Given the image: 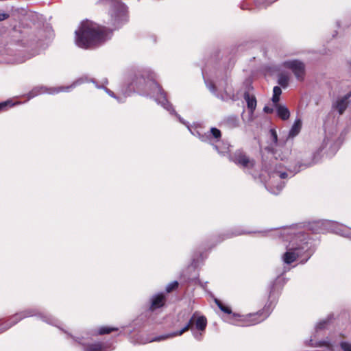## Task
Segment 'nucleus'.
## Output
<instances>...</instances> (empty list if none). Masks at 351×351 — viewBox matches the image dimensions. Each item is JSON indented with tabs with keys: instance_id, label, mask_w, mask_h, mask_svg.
I'll use <instances>...</instances> for the list:
<instances>
[{
	"instance_id": "1",
	"label": "nucleus",
	"mask_w": 351,
	"mask_h": 351,
	"mask_svg": "<svg viewBox=\"0 0 351 351\" xmlns=\"http://www.w3.org/2000/svg\"><path fill=\"white\" fill-rule=\"evenodd\" d=\"M271 141L276 144L273 154L274 161L267 169L269 180L265 186L267 191L274 195H278L282 190L285 185V180L293 177L300 171L311 167L317 162V155L326 148L329 145L328 154L333 155L339 148L342 141L338 139L334 141L333 139L326 136L322 143L317 153L313 156L308 153L300 152L297 154H291L292 141L286 139L278 142L277 132L275 130H270Z\"/></svg>"
},
{
	"instance_id": "2",
	"label": "nucleus",
	"mask_w": 351,
	"mask_h": 351,
	"mask_svg": "<svg viewBox=\"0 0 351 351\" xmlns=\"http://www.w3.org/2000/svg\"><path fill=\"white\" fill-rule=\"evenodd\" d=\"M110 23L113 28L105 27L86 21L81 23L75 31V43L83 49L96 47L110 39L112 31L119 29L128 21V8L122 3H114L110 9Z\"/></svg>"
},
{
	"instance_id": "3",
	"label": "nucleus",
	"mask_w": 351,
	"mask_h": 351,
	"mask_svg": "<svg viewBox=\"0 0 351 351\" xmlns=\"http://www.w3.org/2000/svg\"><path fill=\"white\" fill-rule=\"evenodd\" d=\"M280 237L289 241L287 251L282 256L285 263L289 265L298 258H302L300 263H305L315 252V247L311 238L304 231L295 226L285 228L280 230Z\"/></svg>"
},
{
	"instance_id": "4",
	"label": "nucleus",
	"mask_w": 351,
	"mask_h": 351,
	"mask_svg": "<svg viewBox=\"0 0 351 351\" xmlns=\"http://www.w3.org/2000/svg\"><path fill=\"white\" fill-rule=\"evenodd\" d=\"M157 75L150 69L137 71L129 84V88L138 94L153 98L165 110H172L165 92L156 82Z\"/></svg>"
},
{
	"instance_id": "5",
	"label": "nucleus",
	"mask_w": 351,
	"mask_h": 351,
	"mask_svg": "<svg viewBox=\"0 0 351 351\" xmlns=\"http://www.w3.org/2000/svg\"><path fill=\"white\" fill-rule=\"evenodd\" d=\"M31 317H37L48 324L59 327L58 320L51 315L43 312L38 308L31 307L15 313L10 317L6 321L3 322L0 320V333L7 330L23 319Z\"/></svg>"
},
{
	"instance_id": "6",
	"label": "nucleus",
	"mask_w": 351,
	"mask_h": 351,
	"mask_svg": "<svg viewBox=\"0 0 351 351\" xmlns=\"http://www.w3.org/2000/svg\"><path fill=\"white\" fill-rule=\"evenodd\" d=\"M275 286L276 282L271 285L268 302L263 309L255 313L250 314L244 320L245 324L241 326H248L257 324L265 320L270 315L277 303L280 295V291L276 289Z\"/></svg>"
},
{
	"instance_id": "7",
	"label": "nucleus",
	"mask_w": 351,
	"mask_h": 351,
	"mask_svg": "<svg viewBox=\"0 0 351 351\" xmlns=\"http://www.w3.org/2000/svg\"><path fill=\"white\" fill-rule=\"evenodd\" d=\"M309 230L315 234H324L330 231L351 240V229L332 221L319 220L313 221L309 224Z\"/></svg>"
},
{
	"instance_id": "8",
	"label": "nucleus",
	"mask_w": 351,
	"mask_h": 351,
	"mask_svg": "<svg viewBox=\"0 0 351 351\" xmlns=\"http://www.w3.org/2000/svg\"><path fill=\"white\" fill-rule=\"evenodd\" d=\"M88 82V78L86 76H82L77 80H75L71 85L69 86H59L58 88H47L46 86H40L34 87L29 93H28V98L32 99L38 95L43 93H49V94H57L60 92H70L72 89L75 88L77 86L84 84V82Z\"/></svg>"
},
{
	"instance_id": "9",
	"label": "nucleus",
	"mask_w": 351,
	"mask_h": 351,
	"mask_svg": "<svg viewBox=\"0 0 351 351\" xmlns=\"http://www.w3.org/2000/svg\"><path fill=\"white\" fill-rule=\"evenodd\" d=\"M69 335L77 343L82 346L83 351H111L114 348L110 344H105L101 342L93 343H86L82 340L84 337H76L69 334Z\"/></svg>"
},
{
	"instance_id": "10",
	"label": "nucleus",
	"mask_w": 351,
	"mask_h": 351,
	"mask_svg": "<svg viewBox=\"0 0 351 351\" xmlns=\"http://www.w3.org/2000/svg\"><path fill=\"white\" fill-rule=\"evenodd\" d=\"M283 66L290 69L298 81H303L305 75V65L298 60H287L283 62Z\"/></svg>"
},
{
	"instance_id": "11",
	"label": "nucleus",
	"mask_w": 351,
	"mask_h": 351,
	"mask_svg": "<svg viewBox=\"0 0 351 351\" xmlns=\"http://www.w3.org/2000/svg\"><path fill=\"white\" fill-rule=\"evenodd\" d=\"M230 160L235 164L245 168L252 167L254 165V160H250L245 154L239 149L230 156Z\"/></svg>"
},
{
	"instance_id": "12",
	"label": "nucleus",
	"mask_w": 351,
	"mask_h": 351,
	"mask_svg": "<svg viewBox=\"0 0 351 351\" xmlns=\"http://www.w3.org/2000/svg\"><path fill=\"white\" fill-rule=\"evenodd\" d=\"M165 302V296L162 293H157L150 298L149 308L145 312V316L151 314L155 310L162 307Z\"/></svg>"
},
{
	"instance_id": "13",
	"label": "nucleus",
	"mask_w": 351,
	"mask_h": 351,
	"mask_svg": "<svg viewBox=\"0 0 351 351\" xmlns=\"http://www.w3.org/2000/svg\"><path fill=\"white\" fill-rule=\"evenodd\" d=\"M167 339H169L167 334L159 335L154 338H151L149 336H145L143 335H138L134 339L133 342L138 344H146L154 341H161Z\"/></svg>"
},
{
	"instance_id": "14",
	"label": "nucleus",
	"mask_w": 351,
	"mask_h": 351,
	"mask_svg": "<svg viewBox=\"0 0 351 351\" xmlns=\"http://www.w3.org/2000/svg\"><path fill=\"white\" fill-rule=\"evenodd\" d=\"M202 75L204 79V82L207 88L210 90V91L213 94H214L217 97L223 100L224 98L222 95H219V94H217L216 84H219V85L220 84L219 81V76L217 75L215 80H210L206 77L204 71H202Z\"/></svg>"
},
{
	"instance_id": "15",
	"label": "nucleus",
	"mask_w": 351,
	"mask_h": 351,
	"mask_svg": "<svg viewBox=\"0 0 351 351\" xmlns=\"http://www.w3.org/2000/svg\"><path fill=\"white\" fill-rule=\"evenodd\" d=\"M197 313L195 312L193 313V315L190 318L188 323L186 324L185 326H184L181 330L173 332H169L167 333V337L169 338H173L176 336H180L182 335L184 332L187 331L189 329H191V330H193V326L195 325V320Z\"/></svg>"
},
{
	"instance_id": "16",
	"label": "nucleus",
	"mask_w": 351,
	"mask_h": 351,
	"mask_svg": "<svg viewBox=\"0 0 351 351\" xmlns=\"http://www.w3.org/2000/svg\"><path fill=\"white\" fill-rule=\"evenodd\" d=\"M206 136H207L208 138L206 143L213 145L220 141L221 138V132L217 128H211L210 131L206 132Z\"/></svg>"
},
{
	"instance_id": "17",
	"label": "nucleus",
	"mask_w": 351,
	"mask_h": 351,
	"mask_svg": "<svg viewBox=\"0 0 351 351\" xmlns=\"http://www.w3.org/2000/svg\"><path fill=\"white\" fill-rule=\"evenodd\" d=\"M85 76L86 77V75H85ZM87 78H88V82H86L85 83L92 82L95 84V86L97 88L104 89L106 92V93L108 95H109L110 97L117 98L114 93L112 90H110V89H108V88L106 87V85H107L108 82L107 79L103 80L101 82V84H99V83L95 79L89 78L88 76H87Z\"/></svg>"
},
{
	"instance_id": "18",
	"label": "nucleus",
	"mask_w": 351,
	"mask_h": 351,
	"mask_svg": "<svg viewBox=\"0 0 351 351\" xmlns=\"http://www.w3.org/2000/svg\"><path fill=\"white\" fill-rule=\"evenodd\" d=\"M222 124L226 128L232 130L239 127V119L236 116H230L223 120Z\"/></svg>"
},
{
	"instance_id": "19",
	"label": "nucleus",
	"mask_w": 351,
	"mask_h": 351,
	"mask_svg": "<svg viewBox=\"0 0 351 351\" xmlns=\"http://www.w3.org/2000/svg\"><path fill=\"white\" fill-rule=\"evenodd\" d=\"M302 123L301 119H295L289 132L287 139L289 140V138H293L295 137L296 136H298L302 129Z\"/></svg>"
},
{
	"instance_id": "20",
	"label": "nucleus",
	"mask_w": 351,
	"mask_h": 351,
	"mask_svg": "<svg viewBox=\"0 0 351 351\" xmlns=\"http://www.w3.org/2000/svg\"><path fill=\"white\" fill-rule=\"evenodd\" d=\"M274 105L277 116L282 120H287L290 117V112L289 109L283 105L278 104Z\"/></svg>"
},
{
	"instance_id": "21",
	"label": "nucleus",
	"mask_w": 351,
	"mask_h": 351,
	"mask_svg": "<svg viewBox=\"0 0 351 351\" xmlns=\"http://www.w3.org/2000/svg\"><path fill=\"white\" fill-rule=\"evenodd\" d=\"M243 97L247 103L248 110L251 114H253L256 107V97L254 95H251L248 92L244 93Z\"/></svg>"
},
{
	"instance_id": "22",
	"label": "nucleus",
	"mask_w": 351,
	"mask_h": 351,
	"mask_svg": "<svg viewBox=\"0 0 351 351\" xmlns=\"http://www.w3.org/2000/svg\"><path fill=\"white\" fill-rule=\"evenodd\" d=\"M207 326V319L203 316H197L196 315L195 320V328L199 331H204Z\"/></svg>"
},
{
	"instance_id": "23",
	"label": "nucleus",
	"mask_w": 351,
	"mask_h": 351,
	"mask_svg": "<svg viewBox=\"0 0 351 351\" xmlns=\"http://www.w3.org/2000/svg\"><path fill=\"white\" fill-rule=\"evenodd\" d=\"M213 147L220 155L225 156L229 152L230 145L227 143H221L219 141L217 143V144L216 143L213 145Z\"/></svg>"
},
{
	"instance_id": "24",
	"label": "nucleus",
	"mask_w": 351,
	"mask_h": 351,
	"mask_svg": "<svg viewBox=\"0 0 351 351\" xmlns=\"http://www.w3.org/2000/svg\"><path fill=\"white\" fill-rule=\"evenodd\" d=\"M187 128L192 135L197 137L201 141L206 143L208 140L207 136H206V132L202 133L196 128H193L190 125H188Z\"/></svg>"
},
{
	"instance_id": "25",
	"label": "nucleus",
	"mask_w": 351,
	"mask_h": 351,
	"mask_svg": "<svg viewBox=\"0 0 351 351\" xmlns=\"http://www.w3.org/2000/svg\"><path fill=\"white\" fill-rule=\"evenodd\" d=\"M117 330H118V328H115V327L102 326L98 330V331L92 332L91 335H102L108 334L112 331H117Z\"/></svg>"
},
{
	"instance_id": "26",
	"label": "nucleus",
	"mask_w": 351,
	"mask_h": 351,
	"mask_svg": "<svg viewBox=\"0 0 351 351\" xmlns=\"http://www.w3.org/2000/svg\"><path fill=\"white\" fill-rule=\"evenodd\" d=\"M332 315H330L327 317V318L324 319L320 320L315 326V331L318 332L319 330H323L326 328L328 324H329L330 319H332Z\"/></svg>"
},
{
	"instance_id": "27",
	"label": "nucleus",
	"mask_w": 351,
	"mask_h": 351,
	"mask_svg": "<svg viewBox=\"0 0 351 351\" xmlns=\"http://www.w3.org/2000/svg\"><path fill=\"white\" fill-rule=\"evenodd\" d=\"M308 345L311 346H313V347H330V344L328 341L324 340V341H317L314 339H312V338L309 340Z\"/></svg>"
},
{
	"instance_id": "28",
	"label": "nucleus",
	"mask_w": 351,
	"mask_h": 351,
	"mask_svg": "<svg viewBox=\"0 0 351 351\" xmlns=\"http://www.w3.org/2000/svg\"><path fill=\"white\" fill-rule=\"evenodd\" d=\"M282 94V90L280 86H274L273 88V96H272V102L274 104H278L280 101V96Z\"/></svg>"
},
{
	"instance_id": "29",
	"label": "nucleus",
	"mask_w": 351,
	"mask_h": 351,
	"mask_svg": "<svg viewBox=\"0 0 351 351\" xmlns=\"http://www.w3.org/2000/svg\"><path fill=\"white\" fill-rule=\"evenodd\" d=\"M289 77L284 74L280 73L278 77V84L281 86L282 88H287L289 84Z\"/></svg>"
},
{
	"instance_id": "30",
	"label": "nucleus",
	"mask_w": 351,
	"mask_h": 351,
	"mask_svg": "<svg viewBox=\"0 0 351 351\" xmlns=\"http://www.w3.org/2000/svg\"><path fill=\"white\" fill-rule=\"evenodd\" d=\"M215 302L217 305V306L219 308V309L227 314H231L232 310L230 307L224 305L219 300L215 298Z\"/></svg>"
},
{
	"instance_id": "31",
	"label": "nucleus",
	"mask_w": 351,
	"mask_h": 351,
	"mask_svg": "<svg viewBox=\"0 0 351 351\" xmlns=\"http://www.w3.org/2000/svg\"><path fill=\"white\" fill-rule=\"evenodd\" d=\"M245 233L246 232L244 231H238V230H236L234 232H228L226 234H223V237L221 240H219V242H221L226 239H228L232 237H234V236H237V235H240V234H245Z\"/></svg>"
},
{
	"instance_id": "32",
	"label": "nucleus",
	"mask_w": 351,
	"mask_h": 351,
	"mask_svg": "<svg viewBox=\"0 0 351 351\" xmlns=\"http://www.w3.org/2000/svg\"><path fill=\"white\" fill-rule=\"evenodd\" d=\"M179 284H178V282L176 281V280H174L170 283H169L167 286H166V288H165V290L167 293H170L172 291L175 290L176 289L178 288Z\"/></svg>"
},
{
	"instance_id": "33",
	"label": "nucleus",
	"mask_w": 351,
	"mask_h": 351,
	"mask_svg": "<svg viewBox=\"0 0 351 351\" xmlns=\"http://www.w3.org/2000/svg\"><path fill=\"white\" fill-rule=\"evenodd\" d=\"M169 105L171 106V107L172 110H167L168 112H169V113H170V114L176 115V116L178 117V120H179V121H180V123H182V124L185 125L186 127H187L188 125H189V123H186V121H184V119H182V117H181L178 114H177V113L176 112V111H175V110H174V108H173V106L171 105V104L170 102H169Z\"/></svg>"
},
{
	"instance_id": "34",
	"label": "nucleus",
	"mask_w": 351,
	"mask_h": 351,
	"mask_svg": "<svg viewBox=\"0 0 351 351\" xmlns=\"http://www.w3.org/2000/svg\"><path fill=\"white\" fill-rule=\"evenodd\" d=\"M340 348L343 351H351V343L347 341H341Z\"/></svg>"
},
{
	"instance_id": "35",
	"label": "nucleus",
	"mask_w": 351,
	"mask_h": 351,
	"mask_svg": "<svg viewBox=\"0 0 351 351\" xmlns=\"http://www.w3.org/2000/svg\"><path fill=\"white\" fill-rule=\"evenodd\" d=\"M14 104L10 100H8L0 103V111L5 110L8 106H13Z\"/></svg>"
},
{
	"instance_id": "36",
	"label": "nucleus",
	"mask_w": 351,
	"mask_h": 351,
	"mask_svg": "<svg viewBox=\"0 0 351 351\" xmlns=\"http://www.w3.org/2000/svg\"><path fill=\"white\" fill-rule=\"evenodd\" d=\"M193 332V336L194 337V338L195 339H197V341H201L202 339V336H203V332L204 331H193V330H192Z\"/></svg>"
},
{
	"instance_id": "37",
	"label": "nucleus",
	"mask_w": 351,
	"mask_h": 351,
	"mask_svg": "<svg viewBox=\"0 0 351 351\" xmlns=\"http://www.w3.org/2000/svg\"><path fill=\"white\" fill-rule=\"evenodd\" d=\"M9 17V14L5 12H0V22L7 19Z\"/></svg>"
},
{
	"instance_id": "38",
	"label": "nucleus",
	"mask_w": 351,
	"mask_h": 351,
	"mask_svg": "<svg viewBox=\"0 0 351 351\" xmlns=\"http://www.w3.org/2000/svg\"><path fill=\"white\" fill-rule=\"evenodd\" d=\"M263 111L265 113L270 114V113L273 112L274 109L272 108H271V107H269V106H265L264 108H263Z\"/></svg>"
},
{
	"instance_id": "39",
	"label": "nucleus",
	"mask_w": 351,
	"mask_h": 351,
	"mask_svg": "<svg viewBox=\"0 0 351 351\" xmlns=\"http://www.w3.org/2000/svg\"><path fill=\"white\" fill-rule=\"evenodd\" d=\"M221 80H225V79H226V78H227V73L226 72V73H225V74L221 75Z\"/></svg>"
}]
</instances>
